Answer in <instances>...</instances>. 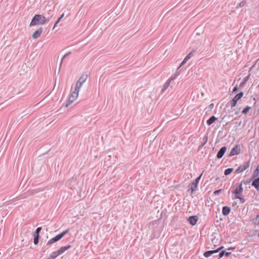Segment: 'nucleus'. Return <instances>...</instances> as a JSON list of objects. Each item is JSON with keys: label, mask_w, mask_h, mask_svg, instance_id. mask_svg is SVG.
I'll return each instance as SVG.
<instances>
[{"label": "nucleus", "mask_w": 259, "mask_h": 259, "mask_svg": "<svg viewBox=\"0 0 259 259\" xmlns=\"http://www.w3.org/2000/svg\"><path fill=\"white\" fill-rule=\"evenodd\" d=\"M52 16L48 17V18H46L44 16L42 15H35L33 17L30 22V26L43 25L46 23L49 22Z\"/></svg>", "instance_id": "nucleus-1"}, {"label": "nucleus", "mask_w": 259, "mask_h": 259, "mask_svg": "<svg viewBox=\"0 0 259 259\" xmlns=\"http://www.w3.org/2000/svg\"><path fill=\"white\" fill-rule=\"evenodd\" d=\"M79 92V90L75 88L74 91L71 93L69 96L68 103L66 105V107H68L69 105H70L77 99L78 97Z\"/></svg>", "instance_id": "nucleus-2"}, {"label": "nucleus", "mask_w": 259, "mask_h": 259, "mask_svg": "<svg viewBox=\"0 0 259 259\" xmlns=\"http://www.w3.org/2000/svg\"><path fill=\"white\" fill-rule=\"evenodd\" d=\"M202 175V174H201L198 178L195 179V180L193 183L190 185V188L189 190L191 191L192 193H193L197 190L198 183L201 179Z\"/></svg>", "instance_id": "nucleus-3"}, {"label": "nucleus", "mask_w": 259, "mask_h": 259, "mask_svg": "<svg viewBox=\"0 0 259 259\" xmlns=\"http://www.w3.org/2000/svg\"><path fill=\"white\" fill-rule=\"evenodd\" d=\"M87 75H82L77 81L75 88L80 90L83 83L87 80Z\"/></svg>", "instance_id": "nucleus-4"}, {"label": "nucleus", "mask_w": 259, "mask_h": 259, "mask_svg": "<svg viewBox=\"0 0 259 259\" xmlns=\"http://www.w3.org/2000/svg\"><path fill=\"white\" fill-rule=\"evenodd\" d=\"M243 95V92H240L236 95L231 101V106L232 107L236 106L237 101L242 97Z\"/></svg>", "instance_id": "nucleus-5"}, {"label": "nucleus", "mask_w": 259, "mask_h": 259, "mask_svg": "<svg viewBox=\"0 0 259 259\" xmlns=\"http://www.w3.org/2000/svg\"><path fill=\"white\" fill-rule=\"evenodd\" d=\"M223 248V246H222L218 248V249L214 250H209L205 252L203 254L204 256L205 257H208L210 256H211L213 253L218 252L219 251H220L222 248Z\"/></svg>", "instance_id": "nucleus-6"}, {"label": "nucleus", "mask_w": 259, "mask_h": 259, "mask_svg": "<svg viewBox=\"0 0 259 259\" xmlns=\"http://www.w3.org/2000/svg\"><path fill=\"white\" fill-rule=\"evenodd\" d=\"M240 149L238 145L236 146L235 147H234L231 151H230L229 156H233L235 155H238L239 154Z\"/></svg>", "instance_id": "nucleus-7"}, {"label": "nucleus", "mask_w": 259, "mask_h": 259, "mask_svg": "<svg viewBox=\"0 0 259 259\" xmlns=\"http://www.w3.org/2000/svg\"><path fill=\"white\" fill-rule=\"evenodd\" d=\"M227 150V147H222L220 150L218 152L217 157L218 159L221 158L223 155H224L225 153L226 152Z\"/></svg>", "instance_id": "nucleus-8"}, {"label": "nucleus", "mask_w": 259, "mask_h": 259, "mask_svg": "<svg viewBox=\"0 0 259 259\" xmlns=\"http://www.w3.org/2000/svg\"><path fill=\"white\" fill-rule=\"evenodd\" d=\"M249 166V162H247L245 165L239 166L236 170L237 173L241 172L246 169Z\"/></svg>", "instance_id": "nucleus-9"}, {"label": "nucleus", "mask_w": 259, "mask_h": 259, "mask_svg": "<svg viewBox=\"0 0 259 259\" xmlns=\"http://www.w3.org/2000/svg\"><path fill=\"white\" fill-rule=\"evenodd\" d=\"M243 191V188L242 185L240 184L237 187H236L233 192V193L235 194V196L239 195L240 194L242 193Z\"/></svg>", "instance_id": "nucleus-10"}, {"label": "nucleus", "mask_w": 259, "mask_h": 259, "mask_svg": "<svg viewBox=\"0 0 259 259\" xmlns=\"http://www.w3.org/2000/svg\"><path fill=\"white\" fill-rule=\"evenodd\" d=\"M42 32V29L41 28H39L38 30L34 32L32 34V37L34 39L38 38Z\"/></svg>", "instance_id": "nucleus-11"}, {"label": "nucleus", "mask_w": 259, "mask_h": 259, "mask_svg": "<svg viewBox=\"0 0 259 259\" xmlns=\"http://www.w3.org/2000/svg\"><path fill=\"white\" fill-rule=\"evenodd\" d=\"M188 221L191 225H195L198 221V218L196 216H191L188 218Z\"/></svg>", "instance_id": "nucleus-12"}, {"label": "nucleus", "mask_w": 259, "mask_h": 259, "mask_svg": "<svg viewBox=\"0 0 259 259\" xmlns=\"http://www.w3.org/2000/svg\"><path fill=\"white\" fill-rule=\"evenodd\" d=\"M61 239V236L59 235V234H58L57 236H56L55 237L51 239L50 240H49V241L47 242V245H51L52 243L60 240Z\"/></svg>", "instance_id": "nucleus-13"}, {"label": "nucleus", "mask_w": 259, "mask_h": 259, "mask_svg": "<svg viewBox=\"0 0 259 259\" xmlns=\"http://www.w3.org/2000/svg\"><path fill=\"white\" fill-rule=\"evenodd\" d=\"M252 186L254 187L257 191H259V177L253 181Z\"/></svg>", "instance_id": "nucleus-14"}, {"label": "nucleus", "mask_w": 259, "mask_h": 259, "mask_svg": "<svg viewBox=\"0 0 259 259\" xmlns=\"http://www.w3.org/2000/svg\"><path fill=\"white\" fill-rule=\"evenodd\" d=\"M70 247L71 245L61 247L59 250H58V251L60 255H61L62 253H63L66 250L70 248Z\"/></svg>", "instance_id": "nucleus-15"}, {"label": "nucleus", "mask_w": 259, "mask_h": 259, "mask_svg": "<svg viewBox=\"0 0 259 259\" xmlns=\"http://www.w3.org/2000/svg\"><path fill=\"white\" fill-rule=\"evenodd\" d=\"M217 120V118L214 116H212L207 120L206 123L208 125H210Z\"/></svg>", "instance_id": "nucleus-16"}, {"label": "nucleus", "mask_w": 259, "mask_h": 259, "mask_svg": "<svg viewBox=\"0 0 259 259\" xmlns=\"http://www.w3.org/2000/svg\"><path fill=\"white\" fill-rule=\"evenodd\" d=\"M230 212V208L228 206H224L222 209V213L224 215H227Z\"/></svg>", "instance_id": "nucleus-17"}, {"label": "nucleus", "mask_w": 259, "mask_h": 259, "mask_svg": "<svg viewBox=\"0 0 259 259\" xmlns=\"http://www.w3.org/2000/svg\"><path fill=\"white\" fill-rule=\"evenodd\" d=\"M170 83V80H167V81L164 84L163 88L162 90V92H164L169 86Z\"/></svg>", "instance_id": "nucleus-18"}, {"label": "nucleus", "mask_w": 259, "mask_h": 259, "mask_svg": "<svg viewBox=\"0 0 259 259\" xmlns=\"http://www.w3.org/2000/svg\"><path fill=\"white\" fill-rule=\"evenodd\" d=\"M59 255H60V254L58 252V250L53 252L50 254L51 257H52L53 259H55L56 257H57Z\"/></svg>", "instance_id": "nucleus-19"}, {"label": "nucleus", "mask_w": 259, "mask_h": 259, "mask_svg": "<svg viewBox=\"0 0 259 259\" xmlns=\"http://www.w3.org/2000/svg\"><path fill=\"white\" fill-rule=\"evenodd\" d=\"M253 223L255 225H259V214L256 215V217L253 219Z\"/></svg>", "instance_id": "nucleus-20"}, {"label": "nucleus", "mask_w": 259, "mask_h": 259, "mask_svg": "<svg viewBox=\"0 0 259 259\" xmlns=\"http://www.w3.org/2000/svg\"><path fill=\"white\" fill-rule=\"evenodd\" d=\"M233 168H227L225 170L224 174L225 175H228L230 174L233 171Z\"/></svg>", "instance_id": "nucleus-21"}, {"label": "nucleus", "mask_w": 259, "mask_h": 259, "mask_svg": "<svg viewBox=\"0 0 259 259\" xmlns=\"http://www.w3.org/2000/svg\"><path fill=\"white\" fill-rule=\"evenodd\" d=\"M251 109V107L249 106L246 107L242 111V113L244 114H246Z\"/></svg>", "instance_id": "nucleus-22"}, {"label": "nucleus", "mask_w": 259, "mask_h": 259, "mask_svg": "<svg viewBox=\"0 0 259 259\" xmlns=\"http://www.w3.org/2000/svg\"><path fill=\"white\" fill-rule=\"evenodd\" d=\"M235 198L239 199L241 203H244L245 202V199L239 195L235 196Z\"/></svg>", "instance_id": "nucleus-23"}, {"label": "nucleus", "mask_w": 259, "mask_h": 259, "mask_svg": "<svg viewBox=\"0 0 259 259\" xmlns=\"http://www.w3.org/2000/svg\"><path fill=\"white\" fill-rule=\"evenodd\" d=\"M69 231V229H67L63 232L61 234H60L59 235L61 236V238H62L67 233H68Z\"/></svg>", "instance_id": "nucleus-24"}, {"label": "nucleus", "mask_w": 259, "mask_h": 259, "mask_svg": "<svg viewBox=\"0 0 259 259\" xmlns=\"http://www.w3.org/2000/svg\"><path fill=\"white\" fill-rule=\"evenodd\" d=\"M64 16V14H62L61 15V16L60 17V18H59L58 19L57 21L56 22V23H55V25H54V26L53 28H54L55 27L56 25H57L59 22H60V21H61V20L63 18Z\"/></svg>", "instance_id": "nucleus-25"}, {"label": "nucleus", "mask_w": 259, "mask_h": 259, "mask_svg": "<svg viewBox=\"0 0 259 259\" xmlns=\"http://www.w3.org/2000/svg\"><path fill=\"white\" fill-rule=\"evenodd\" d=\"M39 236L34 235L33 242L34 244H37L38 242Z\"/></svg>", "instance_id": "nucleus-26"}, {"label": "nucleus", "mask_w": 259, "mask_h": 259, "mask_svg": "<svg viewBox=\"0 0 259 259\" xmlns=\"http://www.w3.org/2000/svg\"><path fill=\"white\" fill-rule=\"evenodd\" d=\"M259 175V166L256 168L253 173V177H257Z\"/></svg>", "instance_id": "nucleus-27"}, {"label": "nucleus", "mask_w": 259, "mask_h": 259, "mask_svg": "<svg viewBox=\"0 0 259 259\" xmlns=\"http://www.w3.org/2000/svg\"><path fill=\"white\" fill-rule=\"evenodd\" d=\"M41 230V227H38L35 231V235H37L39 236V233L40 231Z\"/></svg>", "instance_id": "nucleus-28"}, {"label": "nucleus", "mask_w": 259, "mask_h": 259, "mask_svg": "<svg viewBox=\"0 0 259 259\" xmlns=\"http://www.w3.org/2000/svg\"><path fill=\"white\" fill-rule=\"evenodd\" d=\"M71 54L70 52H68L67 53H66L64 56L62 58V60H61V65H62V63L63 62V60L66 58L68 56H69L70 54Z\"/></svg>", "instance_id": "nucleus-29"}, {"label": "nucleus", "mask_w": 259, "mask_h": 259, "mask_svg": "<svg viewBox=\"0 0 259 259\" xmlns=\"http://www.w3.org/2000/svg\"><path fill=\"white\" fill-rule=\"evenodd\" d=\"M224 255H225V251L220 252L219 255V258L222 257Z\"/></svg>", "instance_id": "nucleus-30"}, {"label": "nucleus", "mask_w": 259, "mask_h": 259, "mask_svg": "<svg viewBox=\"0 0 259 259\" xmlns=\"http://www.w3.org/2000/svg\"><path fill=\"white\" fill-rule=\"evenodd\" d=\"M245 3H246L245 1H243L241 2V3H239V7H243L245 5Z\"/></svg>", "instance_id": "nucleus-31"}, {"label": "nucleus", "mask_w": 259, "mask_h": 259, "mask_svg": "<svg viewBox=\"0 0 259 259\" xmlns=\"http://www.w3.org/2000/svg\"><path fill=\"white\" fill-rule=\"evenodd\" d=\"M250 74H249V75H248L247 76H246V77L244 78V80H244V82H246L248 80V79H249V77H250Z\"/></svg>", "instance_id": "nucleus-32"}, {"label": "nucleus", "mask_w": 259, "mask_h": 259, "mask_svg": "<svg viewBox=\"0 0 259 259\" xmlns=\"http://www.w3.org/2000/svg\"><path fill=\"white\" fill-rule=\"evenodd\" d=\"M222 189H219V190H216L213 192V194L214 195H217V194H219L221 192H222Z\"/></svg>", "instance_id": "nucleus-33"}, {"label": "nucleus", "mask_w": 259, "mask_h": 259, "mask_svg": "<svg viewBox=\"0 0 259 259\" xmlns=\"http://www.w3.org/2000/svg\"><path fill=\"white\" fill-rule=\"evenodd\" d=\"M186 62H187V61L185 59H184L183 61L181 63V64H180V65L179 68H180L181 67L183 66Z\"/></svg>", "instance_id": "nucleus-34"}, {"label": "nucleus", "mask_w": 259, "mask_h": 259, "mask_svg": "<svg viewBox=\"0 0 259 259\" xmlns=\"http://www.w3.org/2000/svg\"><path fill=\"white\" fill-rule=\"evenodd\" d=\"M194 52V51H193L192 52H191L187 56H189V58H191L193 55V53Z\"/></svg>", "instance_id": "nucleus-35"}, {"label": "nucleus", "mask_w": 259, "mask_h": 259, "mask_svg": "<svg viewBox=\"0 0 259 259\" xmlns=\"http://www.w3.org/2000/svg\"><path fill=\"white\" fill-rule=\"evenodd\" d=\"M237 90H238V87H237V85H236L235 87H234V88L233 89V93H235V92H237Z\"/></svg>", "instance_id": "nucleus-36"}, {"label": "nucleus", "mask_w": 259, "mask_h": 259, "mask_svg": "<svg viewBox=\"0 0 259 259\" xmlns=\"http://www.w3.org/2000/svg\"><path fill=\"white\" fill-rule=\"evenodd\" d=\"M225 253L226 256H228L231 253L230 252L225 251Z\"/></svg>", "instance_id": "nucleus-37"}, {"label": "nucleus", "mask_w": 259, "mask_h": 259, "mask_svg": "<svg viewBox=\"0 0 259 259\" xmlns=\"http://www.w3.org/2000/svg\"><path fill=\"white\" fill-rule=\"evenodd\" d=\"M190 58H189V56H186V57L185 58V60L187 62Z\"/></svg>", "instance_id": "nucleus-38"}, {"label": "nucleus", "mask_w": 259, "mask_h": 259, "mask_svg": "<svg viewBox=\"0 0 259 259\" xmlns=\"http://www.w3.org/2000/svg\"><path fill=\"white\" fill-rule=\"evenodd\" d=\"M245 82H244V80L240 84V87H243L244 84L245 83Z\"/></svg>", "instance_id": "nucleus-39"}, {"label": "nucleus", "mask_w": 259, "mask_h": 259, "mask_svg": "<svg viewBox=\"0 0 259 259\" xmlns=\"http://www.w3.org/2000/svg\"><path fill=\"white\" fill-rule=\"evenodd\" d=\"M175 77H171L170 78H169L168 80H170V81L174 79H175Z\"/></svg>", "instance_id": "nucleus-40"}, {"label": "nucleus", "mask_w": 259, "mask_h": 259, "mask_svg": "<svg viewBox=\"0 0 259 259\" xmlns=\"http://www.w3.org/2000/svg\"><path fill=\"white\" fill-rule=\"evenodd\" d=\"M235 249L234 248H229L227 249V250H230L231 249Z\"/></svg>", "instance_id": "nucleus-41"}, {"label": "nucleus", "mask_w": 259, "mask_h": 259, "mask_svg": "<svg viewBox=\"0 0 259 259\" xmlns=\"http://www.w3.org/2000/svg\"><path fill=\"white\" fill-rule=\"evenodd\" d=\"M256 232L257 233V235L258 237L259 238V231H256Z\"/></svg>", "instance_id": "nucleus-42"}, {"label": "nucleus", "mask_w": 259, "mask_h": 259, "mask_svg": "<svg viewBox=\"0 0 259 259\" xmlns=\"http://www.w3.org/2000/svg\"><path fill=\"white\" fill-rule=\"evenodd\" d=\"M47 259H53V258L51 257V255H50V256Z\"/></svg>", "instance_id": "nucleus-43"}, {"label": "nucleus", "mask_w": 259, "mask_h": 259, "mask_svg": "<svg viewBox=\"0 0 259 259\" xmlns=\"http://www.w3.org/2000/svg\"><path fill=\"white\" fill-rule=\"evenodd\" d=\"M210 106H212V107H213V104H211Z\"/></svg>", "instance_id": "nucleus-44"}]
</instances>
